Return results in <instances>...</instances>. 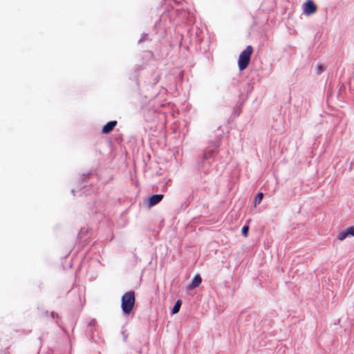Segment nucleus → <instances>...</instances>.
<instances>
[{"instance_id": "nucleus-5", "label": "nucleus", "mask_w": 354, "mask_h": 354, "mask_svg": "<svg viewBox=\"0 0 354 354\" xmlns=\"http://www.w3.org/2000/svg\"><path fill=\"white\" fill-rule=\"evenodd\" d=\"M162 194H155L149 197V206L152 207L159 203L163 198Z\"/></svg>"}, {"instance_id": "nucleus-7", "label": "nucleus", "mask_w": 354, "mask_h": 354, "mask_svg": "<svg viewBox=\"0 0 354 354\" xmlns=\"http://www.w3.org/2000/svg\"><path fill=\"white\" fill-rule=\"evenodd\" d=\"M202 282V279L200 275L197 274L193 278L192 283L189 286L190 289H194L200 286Z\"/></svg>"}, {"instance_id": "nucleus-6", "label": "nucleus", "mask_w": 354, "mask_h": 354, "mask_svg": "<svg viewBox=\"0 0 354 354\" xmlns=\"http://www.w3.org/2000/svg\"><path fill=\"white\" fill-rule=\"evenodd\" d=\"M117 121L116 120H112L109 122H107L102 129V132L104 134L109 133L111 131H113L114 127L117 125Z\"/></svg>"}, {"instance_id": "nucleus-1", "label": "nucleus", "mask_w": 354, "mask_h": 354, "mask_svg": "<svg viewBox=\"0 0 354 354\" xmlns=\"http://www.w3.org/2000/svg\"><path fill=\"white\" fill-rule=\"evenodd\" d=\"M135 304V292L129 291L125 293L121 299V306L122 311L126 315H129L134 306Z\"/></svg>"}, {"instance_id": "nucleus-9", "label": "nucleus", "mask_w": 354, "mask_h": 354, "mask_svg": "<svg viewBox=\"0 0 354 354\" xmlns=\"http://www.w3.org/2000/svg\"><path fill=\"white\" fill-rule=\"evenodd\" d=\"M263 197V193H259L257 195V196L254 199V206H256L257 205L259 204L261 202Z\"/></svg>"}, {"instance_id": "nucleus-4", "label": "nucleus", "mask_w": 354, "mask_h": 354, "mask_svg": "<svg viewBox=\"0 0 354 354\" xmlns=\"http://www.w3.org/2000/svg\"><path fill=\"white\" fill-rule=\"evenodd\" d=\"M348 236H354V226H351L339 233L337 239L343 241Z\"/></svg>"}, {"instance_id": "nucleus-3", "label": "nucleus", "mask_w": 354, "mask_h": 354, "mask_svg": "<svg viewBox=\"0 0 354 354\" xmlns=\"http://www.w3.org/2000/svg\"><path fill=\"white\" fill-rule=\"evenodd\" d=\"M302 9L306 15H310L316 12L317 6L312 0H308L303 5Z\"/></svg>"}, {"instance_id": "nucleus-8", "label": "nucleus", "mask_w": 354, "mask_h": 354, "mask_svg": "<svg viewBox=\"0 0 354 354\" xmlns=\"http://www.w3.org/2000/svg\"><path fill=\"white\" fill-rule=\"evenodd\" d=\"M181 304H182V302L180 300H178L176 302V304H174V306L172 308V310H171L172 314H176L177 313L179 312L180 306H181Z\"/></svg>"}, {"instance_id": "nucleus-2", "label": "nucleus", "mask_w": 354, "mask_h": 354, "mask_svg": "<svg viewBox=\"0 0 354 354\" xmlns=\"http://www.w3.org/2000/svg\"><path fill=\"white\" fill-rule=\"evenodd\" d=\"M253 53L252 46H248L239 55L238 65L240 71L246 68L250 63L251 55Z\"/></svg>"}, {"instance_id": "nucleus-11", "label": "nucleus", "mask_w": 354, "mask_h": 354, "mask_svg": "<svg viewBox=\"0 0 354 354\" xmlns=\"http://www.w3.org/2000/svg\"><path fill=\"white\" fill-rule=\"evenodd\" d=\"M323 71H324V68H323V66H322L319 65V66L317 67V73L318 74H319V73H322V72H323Z\"/></svg>"}, {"instance_id": "nucleus-10", "label": "nucleus", "mask_w": 354, "mask_h": 354, "mask_svg": "<svg viewBox=\"0 0 354 354\" xmlns=\"http://www.w3.org/2000/svg\"><path fill=\"white\" fill-rule=\"evenodd\" d=\"M248 230H249V227L247 225H245L242 227V230H241V232H242V234L245 236V237H247L248 235Z\"/></svg>"}]
</instances>
